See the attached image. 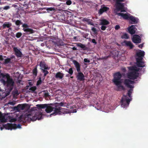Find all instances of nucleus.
Wrapping results in <instances>:
<instances>
[{
	"label": "nucleus",
	"instance_id": "f257e3e1",
	"mask_svg": "<svg viewBox=\"0 0 148 148\" xmlns=\"http://www.w3.org/2000/svg\"><path fill=\"white\" fill-rule=\"evenodd\" d=\"M0 77L1 82L5 86V96H7L10 94L14 88V81L8 73L4 74L3 73H1Z\"/></svg>",
	"mask_w": 148,
	"mask_h": 148
},
{
	"label": "nucleus",
	"instance_id": "f03ea898",
	"mask_svg": "<svg viewBox=\"0 0 148 148\" xmlns=\"http://www.w3.org/2000/svg\"><path fill=\"white\" fill-rule=\"evenodd\" d=\"M122 77V75L119 72H118L114 74V79L112 80L114 84L116 85L119 90L121 89L124 90L125 88L123 86L121 85V79Z\"/></svg>",
	"mask_w": 148,
	"mask_h": 148
},
{
	"label": "nucleus",
	"instance_id": "7ed1b4c3",
	"mask_svg": "<svg viewBox=\"0 0 148 148\" xmlns=\"http://www.w3.org/2000/svg\"><path fill=\"white\" fill-rule=\"evenodd\" d=\"M133 90V89H130L128 92L127 95L130 99L129 98L127 95H123L121 101V106L122 107L125 108L128 106L132 99L131 94Z\"/></svg>",
	"mask_w": 148,
	"mask_h": 148
},
{
	"label": "nucleus",
	"instance_id": "20e7f679",
	"mask_svg": "<svg viewBox=\"0 0 148 148\" xmlns=\"http://www.w3.org/2000/svg\"><path fill=\"white\" fill-rule=\"evenodd\" d=\"M137 56L138 58H136V64L138 67H143L145 66L144 62L143 61V57L145 55V52L143 51H140L136 53Z\"/></svg>",
	"mask_w": 148,
	"mask_h": 148
},
{
	"label": "nucleus",
	"instance_id": "39448f33",
	"mask_svg": "<svg viewBox=\"0 0 148 148\" xmlns=\"http://www.w3.org/2000/svg\"><path fill=\"white\" fill-rule=\"evenodd\" d=\"M129 70L131 72L128 73V77L133 80L136 79L138 76L139 73L138 72L139 71V69L136 67L132 66L130 67Z\"/></svg>",
	"mask_w": 148,
	"mask_h": 148
},
{
	"label": "nucleus",
	"instance_id": "423d86ee",
	"mask_svg": "<svg viewBox=\"0 0 148 148\" xmlns=\"http://www.w3.org/2000/svg\"><path fill=\"white\" fill-rule=\"evenodd\" d=\"M67 109L62 108L61 107L58 106V105H55L53 107V111H54L51 114V115H56L58 114H61L62 113L63 114L66 112V113Z\"/></svg>",
	"mask_w": 148,
	"mask_h": 148
},
{
	"label": "nucleus",
	"instance_id": "0eeeda50",
	"mask_svg": "<svg viewBox=\"0 0 148 148\" xmlns=\"http://www.w3.org/2000/svg\"><path fill=\"white\" fill-rule=\"evenodd\" d=\"M36 106L40 109L46 108L45 111L47 113L51 112L53 111V107L49 106L48 104H37Z\"/></svg>",
	"mask_w": 148,
	"mask_h": 148
},
{
	"label": "nucleus",
	"instance_id": "6e6552de",
	"mask_svg": "<svg viewBox=\"0 0 148 148\" xmlns=\"http://www.w3.org/2000/svg\"><path fill=\"white\" fill-rule=\"evenodd\" d=\"M31 114H29L27 115V117L30 118L31 121H34L36 120L37 119L38 120L40 119L42 117L41 114H40L39 112L36 113L34 116H32Z\"/></svg>",
	"mask_w": 148,
	"mask_h": 148
},
{
	"label": "nucleus",
	"instance_id": "1a4fd4ad",
	"mask_svg": "<svg viewBox=\"0 0 148 148\" xmlns=\"http://www.w3.org/2000/svg\"><path fill=\"white\" fill-rule=\"evenodd\" d=\"M135 83L134 81L131 80L129 79H125L124 81V84L127 87L130 88H133L134 86L131 85Z\"/></svg>",
	"mask_w": 148,
	"mask_h": 148
},
{
	"label": "nucleus",
	"instance_id": "9d476101",
	"mask_svg": "<svg viewBox=\"0 0 148 148\" xmlns=\"http://www.w3.org/2000/svg\"><path fill=\"white\" fill-rule=\"evenodd\" d=\"M15 60V57L14 55H12L10 58H8L5 59L3 64L6 65L9 63H12L14 62Z\"/></svg>",
	"mask_w": 148,
	"mask_h": 148
},
{
	"label": "nucleus",
	"instance_id": "9b49d317",
	"mask_svg": "<svg viewBox=\"0 0 148 148\" xmlns=\"http://www.w3.org/2000/svg\"><path fill=\"white\" fill-rule=\"evenodd\" d=\"M78 72V73L76 75L77 80L79 81H84L85 78L83 73L80 71Z\"/></svg>",
	"mask_w": 148,
	"mask_h": 148
},
{
	"label": "nucleus",
	"instance_id": "f8f14e48",
	"mask_svg": "<svg viewBox=\"0 0 148 148\" xmlns=\"http://www.w3.org/2000/svg\"><path fill=\"white\" fill-rule=\"evenodd\" d=\"M14 54L17 58H21L23 56V54L19 49L17 47H14L13 48Z\"/></svg>",
	"mask_w": 148,
	"mask_h": 148
},
{
	"label": "nucleus",
	"instance_id": "ddd939ff",
	"mask_svg": "<svg viewBox=\"0 0 148 148\" xmlns=\"http://www.w3.org/2000/svg\"><path fill=\"white\" fill-rule=\"evenodd\" d=\"M124 3H116V8L118 11H121V12H125V10L124 9Z\"/></svg>",
	"mask_w": 148,
	"mask_h": 148
},
{
	"label": "nucleus",
	"instance_id": "4468645a",
	"mask_svg": "<svg viewBox=\"0 0 148 148\" xmlns=\"http://www.w3.org/2000/svg\"><path fill=\"white\" fill-rule=\"evenodd\" d=\"M132 41L135 43H140L141 42V38L140 36L137 34H135L132 38Z\"/></svg>",
	"mask_w": 148,
	"mask_h": 148
},
{
	"label": "nucleus",
	"instance_id": "2eb2a0df",
	"mask_svg": "<svg viewBox=\"0 0 148 148\" xmlns=\"http://www.w3.org/2000/svg\"><path fill=\"white\" fill-rule=\"evenodd\" d=\"M109 8L108 7H106L104 5H101V8L98 11V14L99 15H101L104 12H106L108 11Z\"/></svg>",
	"mask_w": 148,
	"mask_h": 148
},
{
	"label": "nucleus",
	"instance_id": "dca6fc26",
	"mask_svg": "<svg viewBox=\"0 0 148 148\" xmlns=\"http://www.w3.org/2000/svg\"><path fill=\"white\" fill-rule=\"evenodd\" d=\"M56 18L60 21L63 22L65 20V16L64 14L59 13L56 15Z\"/></svg>",
	"mask_w": 148,
	"mask_h": 148
},
{
	"label": "nucleus",
	"instance_id": "f3484780",
	"mask_svg": "<svg viewBox=\"0 0 148 148\" xmlns=\"http://www.w3.org/2000/svg\"><path fill=\"white\" fill-rule=\"evenodd\" d=\"M16 124H12L8 123L5 125V128L8 130H12V129H15L16 128Z\"/></svg>",
	"mask_w": 148,
	"mask_h": 148
},
{
	"label": "nucleus",
	"instance_id": "a211bd4d",
	"mask_svg": "<svg viewBox=\"0 0 148 148\" xmlns=\"http://www.w3.org/2000/svg\"><path fill=\"white\" fill-rule=\"evenodd\" d=\"M64 75V74L62 73L61 71L58 72L56 74L55 77L57 79H62L63 78Z\"/></svg>",
	"mask_w": 148,
	"mask_h": 148
},
{
	"label": "nucleus",
	"instance_id": "6ab92c4d",
	"mask_svg": "<svg viewBox=\"0 0 148 148\" xmlns=\"http://www.w3.org/2000/svg\"><path fill=\"white\" fill-rule=\"evenodd\" d=\"M117 14L119 16H121L124 19L126 20H129L130 18V14L128 13L123 14V13H117Z\"/></svg>",
	"mask_w": 148,
	"mask_h": 148
},
{
	"label": "nucleus",
	"instance_id": "aec40b11",
	"mask_svg": "<svg viewBox=\"0 0 148 148\" xmlns=\"http://www.w3.org/2000/svg\"><path fill=\"white\" fill-rule=\"evenodd\" d=\"M40 66L41 67V69L42 70L43 69L49 70V67H48L47 65L44 62H40Z\"/></svg>",
	"mask_w": 148,
	"mask_h": 148
},
{
	"label": "nucleus",
	"instance_id": "412c9836",
	"mask_svg": "<svg viewBox=\"0 0 148 148\" xmlns=\"http://www.w3.org/2000/svg\"><path fill=\"white\" fill-rule=\"evenodd\" d=\"M135 25H132L128 28L129 32L131 34H133L135 33Z\"/></svg>",
	"mask_w": 148,
	"mask_h": 148
},
{
	"label": "nucleus",
	"instance_id": "4be33fe9",
	"mask_svg": "<svg viewBox=\"0 0 148 148\" xmlns=\"http://www.w3.org/2000/svg\"><path fill=\"white\" fill-rule=\"evenodd\" d=\"M73 62L76 68L77 71L79 72L80 71V65L79 63L75 60H73Z\"/></svg>",
	"mask_w": 148,
	"mask_h": 148
},
{
	"label": "nucleus",
	"instance_id": "5701e85b",
	"mask_svg": "<svg viewBox=\"0 0 148 148\" xmlns=\"http://www.w3.org/2000/svg\"><path fill=\"white\" fill-rule=\"evenodd\" d=\"M12 26L11 23L9 22H5L2 25V27L3 29H5L6 28H8L11 27Z\"/></svg>",
	"mask_w": 148,
	"mask_h": 148
},
{
	"label": "nucleus",
	"instance_id": "b1692460",
	"mask_svg": "<svg viewBox=\"0 0 148 148\" xmlns=\"http://www.w3.org/2000/svg\"><path fill=\"white\" fill-rule=\"evenodd\" d=\"M129 19L133 22V23L136 24L138 23V19L132 16H130Z\"/></svg>",
	"mask_w": 148,
	"mask_h": 148
},
{
	"label": "nucleus",
	"instance_id": "393cba45",
	"mask_svg": "<svg viewBox=\"0 0 148 148\" xmlns=\"http://www.w3.org/2000/svg\"><path fill=\"white\" fill-rule=\"evenodd\" d=\"M124 42L125 44L127 46L129 47L130 49H132L134 47V45L130 41L125 40L124 41Z\"/></svg>",
	"mask_w": 148,
	"mask_h": 148
},
{
	"label": "nucleus",
	"instance_id": "a878e982",
	"mask_svg": "<svg viewBox=\"0 0 148 148\" xmlns=\"http://www.w3.org/2000/svg\"><path fill=\"white\" fill-rule=\"evenodd\" d=\"M0 120L3 123H5L7 122V119H5V116L3 115L1 112L0 114Z\"/></svg>",
	"mask_w": 148,
	"mask_h": 148
},
{
	"label": "nucleus",
	"instance_id": "bb28decb",
	"mask_svg": "<svg viewBox=\"0 0 148 148\" xmlns=\"http://www.w3.org/2000/svg\"><path fill=\"white\" fill-rule=\"evenodd\" d=\"M24 32H26L27 34H30L33 33L34 32V30L31 29L27 28V29L24 28L23 29Z\"/></svg>",
	"mask_w": 148,
	"mask_h": 148
},
{
	"label": "nucleus",
	"instance_id": "cd10ccee",
	"mask_svg": "<svg viewBox=\"0 0 148 148\" xmlns=\"http://www.w3.org/2000/svg\"><path fill=\"white\" fill-rule=\"evenodd\" d=\"M100 25H107L109 24V22L105 19H101V20Z\"/></svg>",
	"mask_w": 148,
	"mask_h": 148
},
{
	"label": "nucleus",
	"instance_id": "c85d7f7f",
	"mask_svg": "<svg viewBox=\"0 0 148 148\" xmlns=\"http://www.w3.org/2000/svg\"><path fill=\"white\" fill-rule=\"evenodd\" d=\"M19 111H20L21 110H24L26 107L27 105L26 104H19Z\"/></svg>",
	"mask_w": 148,
	"mask_h": 148
},
{
	"label": "nucleus",
	"instance_id": "c756f323",
	"mask_svg": "<svg viewBox=\"0 0 148 148\" xmlns=\"http://www.w3.org/2000/svg\"><path fill=\"white\" fill-rule=\"evenodd\" d=\"M78 46L79 47L81 48H82L84 50H87L88 49V47H86L84 45L81 43H80L79 45H78Z\"/></svg>",
	"mask_w": 148,
	"mask_h": 148
},
{
	"label": "nucleus",
	"instance_id": "7c9ffc66",
	"mask_svg": "<svg viewBox=\"0 0 148 148\" xmlns=\"http://www.w3.org/2000/svg\"><path fill=\"white\" fill-rule=\"evenodd\" d=\"M37 66L38 65H36L35 66L32 71L33 74L35 76L37 75L38 72L37 69Z\"/></svg>",
	"mask_w": 148,
	"mask_h": 148
},
{
	"label": "nucleus",
	"instance_id": "2f4dec72",
	"mask_svg": "<svg viewBox=\"0 0 148 148\" xmlns=\"http://www.w3.org/2000/svg\"><path fill=\"white\" fill-rule=\"evenodd\" d=\"M129 36L126 33H125L123 34L121 36V38H122L127 39L129 38Z\"/></svg>",
	"mask_w": 148,
	"mask_h": 148
},
{
	"label": "nucleus",
	"instance_id": "473e14b6",
	"mask_svg": "<svg viewBox=\"0 0 148 148\" xmlns=\"http://www.w3.org/2000/svg\"><path fill=\"white\" fill-rule=\"evenodd\" d=\"M37 89L36 86H34L31 87L29 89V90L32 91V92H33L35 91Z\"/></svg>",
	"mask_w": 148,
	"mask_h": 148
},
{
	"label": "nucleus",
	"instance_id": "72a5a7b5",
	"mask_svg": "<svg viewBox=\"0 0 148 148\" xmlns=\"http://www.w3.org/2000/svg\"><path fill=\"white\" fill-rule=\"evenodd\" d=\"M70 76L72 75L74 71L72 68L69 69V71H67Z\"/></svg>",
	"mask_w": 148,
	"mask_h": 148
},
{
	"label": "nucleus",
	"instance_id": "f704fd0d",
	"mask_svg": "<svg viewBox=\"0 0 148 148\" xmlns=\"http://www.w3.org/2000/svg\"><path fill=\"white\" fill-rule=\"evenodd\" d=\"M88 40L89 41L94 44L95 45H96L97 44V42L96 41V40L94 39H92L91 38H89Z\"/></svg>",
	"mask_w": 148,
	"mask_h": 148
},
{
	"label": "nucleus",
	"instance_id": "c9c22d12",
	"mask_svg": "<svg viewBox=\"0 0 148 148\" xmlns=\"http://www.w3.org/2000/svg\"><path fill=\"white\" fill-rule=\"evenodd\" d=\"M22 24V22L21 21L19 20H17L15 22V24L17 26H19L20 25H21Z\"/></svg>",
	"mask_w": 148,
	"mask_h": 148
},
{
	"label": "nucleus",
	"instance_id": "e433bc0d",
	"mask_svg": "<svg viewBox=\"0 0 148 148\" xmlns=\"http://www.w3.org/2000/svg\"><path fill=\"white\" fill-rule=\"evenodd\" d=\"M42 83L41 78L40 77L38 80L37 81L36 83V85L38 86L40 84Z\"/></svg>",
	"mask_w": 148,
	"mask_h": 148
},
{
	"label": "nucleus",
	"instance_id": "4c0bfd02",
	"mask_svg": "<svg viewBox=\"0 0 148 148\" xmlns=\"http://www.w3.org/2000/svg\"><path fill=\"white\" fill-rule=\"evenodd\" d=\"M22 35V34L20 32H18L16 34V37L17 38H18L20 37Z\"/></svg>",
	"mask_w": 148,
	"mask_h": 148
},
{
	"label": "nucleus",
	"instance_id": "58836bf2",
	"mask_svg": "<svg viewBox=\"0 0 148 148\" xmlns=\"http://www.w3.org/2000/svg\"><path fill=\"white\" fill-rule=\"evenodd\" d=\"M46 69H43L42 70V72L44 73V76H46V75L49 73V72L46 70Z\"/></svg>",
	"mask_w": 148,
	"mask_h": 148
},
{
	"label": "nucleus",
	"instance_id": "ea45409f",
	"mask_svg": "<svg viewBox=\"0 0 148 148\" xmlns=\"http://www.w3.org/2000/svg\"><path fill=\"white\" fill-rule=\"evenodd\" d=\"M92 20L89 19L88 20V21H87V22L89 25H93L94 24L92 22Z\"/></svg>",
	"mask_w": 148,
	"mask_h": 148
},
{
	"label": "nucleus",
	"instance_id": "a19ab883",
	"mask_svg": "<svg viewBox=\"0 0 148 148\" xmlns=\"http://www.w3.org/2000/svg\"><path fill=\"white\" fill-rule=\"evenodd\" d=\"M22 27L23 28V29H24V28L27 29L28 28L29 26L27 24L25 23L23 25Z\"/></svg>",
	"mask_w": 148,
	"mask_h": 148
},
{
	"label": "nucleus",
	"instance_id": "79ce46f5",
	"mask_svg": "<svg viewBox=\"0 0 148 148\" xmlns=\"http://www.w3.org/2000/svg\"><path fill=\"white\" fill-rule=\"evenodd\" d=\"M91 30L95 34H97V32L96 29L94 27H92L91 29Z\"/></svg>",
	"mask_w": 148,
	"mask_h": 148
},
{
	"label": "nucleus",
	"instance_id": "37998d69",
	"mask_svg": "<svg viewBox=\"0 0 148 148\" xmlns=\"http://www.w3.org/2000/svg\"><path fill=\"white\" fill-rule=\"evenodd\" d=\"M72 3L71 1L70 0H67L66 2V4L67 5H70Z\"/></svg>",
	"mask_w": 148,
	"mask_h": 148
},
{
	"label": "nucleus",
	"instance_id": "c03bdc74",
	"mask_svg": "<svg viewBox=\"0 0 148 148\" xmlns=\"http://www.w3.org/2000/svg\"><path fill=\"white\" fill-rule=\"evenodd\" d=\"M19 105H18V106H15L14 107V110H17L19 112Z\"/></svg>",
	"mask_w": 148,
	"mask_h": 148
},
{
	"label": "nucleus",
	"instance_id": "a18cd8bd",
	"mask_svg": "<svg viewBox=\"0 0 148 148\" xmlns=\"http://www.w3.org/2000/svg\"><path fill=\"white\" fill-rule=\"evenodd\" d=\"M66 103H64L63 102H60V103H58V104L56 105H58V106H63L64 104H66Z\"/></svg>",
	"mask_w": 148,
	"mask_h": 148
},
{
	"label": "nucleus",
	"instance_id": "49530a36",
	"mask_svg": "<svg viewBox=\"0 0 148 148\" xmlns=\"http://www.w3.org/2000/svg\"><path fill=\"white\" fill-rule=\"evenodd\" d=\"M16 121V119L15 118H12L11 119L10 121V122H14Z\"/></svg>",
	"mask_w": 148,
	"mask_h": 148
},
{
	"label": "nucleus",
	"instance_id": "de8ad7c7",
	"mask_svg": "<svg viewBox=\"0 0 148 148\" xmlns=\"http://www.w3.org/2000/svg\"><path fill=\"white\" fill-rule=\"evenodd\" d=\"M84 62H85L89 63L90 62V60H88L87 59L85 58L84 60Z\"/></svg>",
	"mask_w": 148,
	"mask_h": 148
},
{
	"label": "nucleus",
	"instance_id": "09e8293b",
	"mask_svg": "<svg viewBox=\"0 0 148 148\" xmlns=\"http://www.w3.org/2000/svg\"><path fill=\"white\" fill-rule=\"evenodd\" d=\"M106 28V26H104V25H102V26L101 27V29L102 30H105Z\"/></svg>",
	"mask_w": 148,
	"mask_h": 148
},
{
	"label": "nucleus",
	"instance_id": "8fccbe9b",
	"mask_svg": "<svg viewBox=\"0 0 148 148\" xmlns=\"http://www.w3.org/2000/svg\"><path fill=\"white\" fill-rule=\"evenodd\" d=\"M10 8V7L8 5V6H5L3 9L5 10H7L8 9H9V8Z\"/></svg>",
	"mask_w": 148,
	"mask_h": 148
},
{
	"label": "nucleus",
	"instance_id": "3c124183",
	"mask_svg": "<svg viewBox=\"0 0 148 148\" xmlns=\"http://www.w3.org/2000/svg\"><path fill=\"white\" fill-rule=\"evenodd\" d=\"M13 93L14 95H18L19 94L17 90H16L14 91L13 92Z\"/></svg>",
	"mask_w": 148,
	"mask_h": 148
},
{
	"label": "nucleus",
	"instance_id": "603ef678",
	"mask_svg": "<svg viewBox=\"0 0 148 148\" xmlns=\"http://www.w3.org/2000/svg\"><path fill=\"white\" fill-rule=\"evenodd\" d=\"M120 28V26L119 25H116L115 27V29L116 30H118Z\"/></svg>",
	"mask_w": 148,
	"mask_h": 148
},
{
	"label": "nucleus",
	"instance_id": "864d4df0",
	"mask_svg": "<svg viewBox=\"0 0 148 148\" xmlns=\"http://www.w3.org/2000/svg\"><path fill=\"white\" fill-rule=\"evenodd\" d=\"M89 19H88L87 18H84L83 19L82 21L84 22H87Z\"/></svg>",
	"mask_w": 148,
	"mask_h": 148
},
{
	"label": "nucleus",
	"instance_id": "5fc2aeb1",
	"mask_svg": "<svg viewBox=\"0 0 148 148\" xmlns=\"http://www.w3.org/2000/svg\"><path fill=\"white\" fill-rule=\"evenodd\" d=\"M44 95L45 97H48L49 96V94L48 92H45L44 93Z\"/></svg>",
	"mask_w": 148,
	"mask_h": 148
},
{
	"label": "nucleus",
	"instance_id": "6e6d98bb",
	"mask_svg": "<svg viewBox=\"0 0 148 148\" xmlns=\"http://www.w3.org/2000/svg\"><path fill=\"white\" fill-rule=\"evenodd\" d=\"M17 128H21V125L20 124H18L17 125H16V128H15V129Z\"/></svg>",
	"mask_w": 148,
	"mask_h": 148
},
{
	"label": "nucleus",
	"instance_id": "4d7b16f0",
	"mask_svg": "<svg viewBox=\"0 0 148 148\" xmlns=\"http://www.w3.org/2000/svg\"><path fill=\"white\" fill-rule=\"evenodd\" d=\"M116 3H120L121 2H123L125 0H116Z\"/></svg>",
	"mask_w": 148,
	"mask_h": 148
},
{
	"label": "nucleus",
	"instance_id": "13d9d810",
	"mask_svg": "<svg viewBox=\"0 0 148 148\" xmlns=\"http://www.w3.org/2000/svg\"><path fill=\"white\" fill-rule=\"evenodd\" d=\"M3 60V56L2 55H0V61H2Z\"/></svg>",
	"mask_w": 148,
	"mask_h": 148
},
{
	"label": "nucleus",
	"instance_id": "bf43d9fd",
	"mask_svg": "<svg viewBox=\"0 0 148 148\" xmlns=\"http://www.w3.org/2000/svg\"><path fill=\"white\" fill-rule=\"evenodd\" d=\"M138 47L140 48H142L143 47V44H140Z\"/></svg>",
	"mask_w": 148,
	"mask_h": 148
},
{
	"label": "nucleus",
	"instance_id": "052dcab7",
	"mask_svg": "<svg viewBox=\"0 0 148 148\" xmlns=\"http://www.w3.org/2000/svg\"><path fill=\"white\" fill-rule=\"evenodd\" d=\"M9 104L12 105H14V103L12 101L9 102Z\"/></svg>",
	"mask_w": 148,
	"mask_h": 148
},
{
	"label": "nucleus",
	"instance_id": "680f3d73",
	"mask_svg": "<svg viewBox=\"0 0 148 148\" xmlns=\"http://www.w3.org/2000/svg\"><path fill=\"white\" fill-rule=\"evenodd\" d=\"M108 57V56L102 57V59H106Z\"/></svg>",
	"mask_w": 148,
	"mask_h": 148
},
{
	"label": "nucleus",
	"instance_id": "e2e57ef3",
	"mask_svg": "<svg viewBox=\"0 0 148 148\" xmlns=\"http://www.w3.org/2000/svg\"><path fill=\"white\" fill-rule=\"evenodd\" d=\"M28 84H29V85L30 86H32L33 85V84H32V82H29Z\"/></svg>",
	"mask_w": 148,
	"mask_h": 148
},
{
	"label": "nucleus",
	"instance_id": "0e129e2a",
	"mask_svg": "<svg viewBox=\"0 0 148 148\" xmlns=\"http://www.w3.org/2000/svg\"><path fill=\"white\" fill-rule=\"evenodd\" d=\"M72 49L73 50H76L77 49V48L75 47H73Z\"/></svg>",
	"mask_w": 148,
	"mask_h": 148
},
{
	"label": "nucleus",
	"instance_id": "69168bd1",
	"mask_svg": "<svg viewBox=\"0 0 148 148\" xmlns=\"http://www.w3.org/2000/svg\"><path fill=\"white\" fill-rule=\"evenodd\" d=\"M8 31H9L10 30H11L12 29V28L10 27V28H8Z\"/></svg>",
	"mask_w": 148,
	"mask_h": 148
},
{
	"label": "nucleus",
	"instance_id": "338daca9",
	"mask_svg": "<svg viewBox=\"0 0 148 148\" xmlns=\"http://www.w3.org/2000/svg\"><path fill=\"white\" fill-rule=\"evenodd\" d=\"M0 129H1V130H2L3 129V128L2 127H1Z\"/></svg>",
	"mask_w": 148,
	"mask_h": 148
},
{
	"label": "nucleus",
	"instance_id": "774afa93",
	"mask_svg": "<svg viewBox=\"0 0 148 148\" xmlns=\"http://www.w3.org/2000/svg\"><path fill=\"white\" fill-rule=\"evenodd\" d=\"M70 78H72V79L73 78V76H71L70 77Z\"/></svg>",
	"mask_w": 148,
	"mask_h": 148
}]
</instances>
